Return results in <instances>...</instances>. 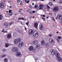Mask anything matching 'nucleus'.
<instances>
[{"label":"nucleus","mask_w":62,"mask_h":62,"mask_svg":"<svg viewBox=\"0 0 62 62\" xmlns=\"http://www.w3.org/2000/svg\"><path fill=\"white\" fill-rule=\"evenodd\" d=\"M12 50L13 52L17 53L16 54V55L17 56H21L22 55L21 53L18 52V48L17 47H13L12 49Z\"/></svg>","instance_id":"nucleus-1"},{"label":"nucleus","mask_w":62,"mask_h":62,"mask_svg":"<svg viewBox=\"0 0 62 62\" xmlns=\"http://www.w3.org/2000/svg\"><path fill=\"white\" fill-rule=\"evenodd\" d=\"M60 54L59 53H57L56 57H57V60L59 62H62V58L60 57Z\"/></svg>","instance_id":"nucleus-2"},{"label":"nucleus","mask_w":62,"mask_h":62,"mask_svg":"<svg viewBox=\"0 0 62 62\" xmlns=\"http://www.w3.org/2000/svg\"><path fill=\"white\" fill-rule=\"evenodd\" d=\"M22 41V39L21 38H19L18 39H15L14 40V43L16 45H17L18 43H20Z\"/></svg>","instance_id":"nucleus-3"},{"label":"nucleus","mask_w":62,"mask_h":62,"mask_svg":"<svg viewBox=\"0 0 62 62\" xmlns=\"http://www.w3.org/2000/svg\"><path fill=\"white\" fill-rule=\"evenodd\" d=\"M32 36L33 37H34V38H37L39 36V33L38 32H37V31H35L33 32Z\"/></svg>","instance_id":"nucleus-4"},{"label":"nucleus","mask_w":62,"mask_h":62,"mask_svg":"<svg viewBox=\"0 0 62 62\" xmlns=\"http://www.w3.org/2000/svg\"><path fill=\"white\" fill-rule=\"evenodd\" d=\"M50 51L51 52V54L52 55H54V54H55L56 56V54H57V53H59L58 52H56V51H55L53 49H51Z\"/></svg>","instance_id":"nucleus-5"},{"label":"nucleus","mask_w":62,"mask_h":62,"mask_svg":"<svg viewBox=\"0 0 62 62\" xmlns=\"http://www.w3.org/2000/svg\"><path fill=\"white\" fill-rule=\"evenodd\" d=\"M59 10L58 7L57 6L54 7L53 9V10L54 12H57Z\"/></svg>","instance_id":"nucleus-6"},{"label":"nucleus","mask_w":62,"mask_h":62,"mask_svg":"<svg viewBox=\"0 0 62 62\" xmlns=\"http://www.w3.org/2000/svg\"><path fill=\"white\" fill-rule=\"evenodd\" d=\"M23 45H24V43L23 42H22L21 43H20L18 44V46L19 48H21Z\"/></svg>","instance_id":"nucleus-7"},{"label":"nucleus","mask_w":62,"mask_h":62,"mask_svg":"<svg viewBox=\"0 0 62 62\" xmlns=\"http://www.w3.org/2000/svg\"><path fill=\"white\" fill-rule=\"evenodd\" d=\"M49 42L50 43L52 44H54V41L52 39H50L49 40Z\"/></svg>","instance_id":"nucleus-8"},{"label":"nucleus","mask_w":62,"mask_h":62,"mask_svg":"<svg viewBox=\"0 0 62 62\" xmlns=\"http://www.w3.org/2000/svg\"><path fill=\"white\" fill-rule=\"evenodd\" d=\"M39 43V41L37 40L33 41L32 42V44L34 45H36Z\"/></svg>","instance_id":"nucleus-9"},{"label":"nucleus","mask_w":62,"mask_h":62,"mask_svg":"<svg viewBox=\"0 0 62 62\" xmlns=\"http://www.w3.org/2000/svg\"><path fill=\"white\" fill-rule=\"evenodd\" d=\"M58 18L59 19L61 20L62 19V15L61 14H58L57 16Z\"/></svg>","instance_id":"nucleus-10"},{"label":"nucleus","mask_w":62,"mask_h":62,"mask_svg":"<svg viewBox=\"0 0 62 62\" xmlns=\"http://www.w3.org/2000/svg\"><path fill=\"white\" fill-rule=\"evenodd\" d=\"M4 26L6 28H8V24L7 23H4Z\"/></svg>","instance_id":"nucleus-11"},{"label":"nucleus","mask_w":62,"mask_h":62,"mask_svg":"<svg viewBox=\"0 0 62 62\" xmlns=\"http://www.w3.org/2000/svg\"><path fill=\"white\" fill-rule=\"evenodd\" d=\"M33 32V30H29V35H31L32 34Z\"/></svg>","instance_id":"nucleus-12"},{"label":"nucleus","mask_w":62,"mask_h":62,"mask_svg":"<svg viewBox=\"0 0 62 62\" xmlns=\"http://www.w3.org/2000/svg\"><path fill=\"white\" fill-rule=\"evenodd\" d=\"M39 28L40 30H43L44 28L43 26V25H42L41 24L39 25Z\"/></svg>","instance_id":"nucleus-13"},{"label":"nucleus","mask_w":62,"mask_h":62,"mask_svg":"<svg viewBox=\"0 0 62 62\" xmlns=\"http://www.w3.org/2000/svg\"><path fill=\"white\" fill-rule=\"evenodd\" d=\"M7 37L8 39H10L11 38V35L10 34H8L7 36Z\"/></svg>","instance_id":"nucleus-14"},{"label":"nucleus","mask_w":62,"mask_h":62,"mask_svg":"<svg viewBox=\"0 0 62 62\" xmlns=\"http://www.w3.org/2000/svg\"><path fill=\"white\" fill-rule=\"evenodd\" d=\"M4 3L3 2H2L1 3L0 7V8H3L4 7Z\"/></svg>","instance_id":"nucleus-15"},{"label":"nucleus","mask_w":62,"mask_h":62,"mask_svg":"<svg viewBox=\"0 0 62 62\" xmlns=\"http://www.w3.org/2000/svg\"><path fill=\"white\" fill-rule=\"evenodd\" d=\"M45 41L44 40H42L41 41V44L42 46H43L45 45Z\"/></svg>","instance_id":"nucleus-16"},{"label":"nucleus","mask_w":62,"mask_h":62,"mask_svg":"<svg viewBox=\"0 0 62 62\" xmlns=\"http://www.w3.org/2000/svg\"><path fill=\"white\" fill-rule=\"evenodd\" d=\"M38 23H35L34 24V27L36 28H38Z\"/></svg>","instance_id":"nucleus-17"},{"label":"nucleus","mask_w":62,"mask_h":62,"mask_svg":"<svg viewBox=\"0 0 62 62\" xmlns=\"http://www.w3.org/2000/svg\"><path fill=\"white\" fill-rule=\"evenodd\" d=\"M33 48L32 46H31L29 47V50L30 51H32Z\"/></svg>","instance_id":"nucleus-18"},{"label":"nucleus","mask_w":62,"mask_h":62,"mask_svg":"<svg viewBox=\"0 0 62 62\" xmlns=\"http://www.w3.org/2000/svg\"><path fill=\"white\" fill-rule=\"evenodd\" d=\"M36 48L37 49H39L40 48V45L39 44H38L36 45Z\"/></svg>","instance_id":"nucleus-19"},{"label":"nucleus","mask_w":62,"mask_h":62,"mask_svg":"<svg viewBox=\"0 0 62 62\" xmlns=\"http://www.w3.org/2000/svg\"><path fill=\"white\" fill-rule=\"evenodd\" d=\"M32 50L33 52L35 53V52L37 51V49H36V48H34Z\"/></svg>","instance_id":"nucleus-20"},{"label":"nucleus","mask_w":62,"mask_h":62,"mask_svg":"<svg viewBox=\"0 0 62 62\" xmlns=\"http://www.w3.org/2000/svg\"><path fill=\"white\" fill-rule=\"evenodd\" d=\"M4 61L5 62H8V59L7 58H5L4 59Z\"/></svg>","instance_id":"nucleus-21"},{"label":"nucleus","mask_w":62,"mask_h":62,"mask_svg":"<svg viewBox=\"0 0 62 62\" xmlns=\"http://www.w3.org/2000/svg\"><path fill=\"white\" fill-rule=\"evenodd\" d=\"M9 46V44H6L5 46V47H8Z\"/></svg>","instance_id":"nucleus-22"},{"label":"nucleus","mask_w":62,"mask_h":62,"mask_svg":"<svg viewBox=\"0 0 62 62\" xmlns=\"http://www.w3.org/2000/svg\"><path fill=\"white\" fill-rule=\"evenodd\" d=\"M49 44L48 43H46L45 45V46L46 47H49Z\"/></svg>","instance_id":"nucleus-23"},{"label":"nucleus","mask_w":62,"mask_h":62,"mask_svg":"<svg viewBox=\"0 0 62 62\" xmlns=\"http://www.w3.org/2000/svg\"><path fill=\"white\" fill-rule=\"evenodd\" d=\"M49 5L50 6H53V4L52 2H50L49 3Z\"/></svg>","instance_id":"nucleus-24"},{"label":"nucleus","mask_w":62,"mask_h":62,"mask_svg":"<svg viewBox=\"0 0 62 62\" xmlns=\"http://www.w3.org/2000/svg\"><path fill=\"white\" fill-rule=\"evenodd\" d=\"M18 33H20L21 35H23V33L22 31H18Z\"/></svg>","instance_id":"nucleus-25"},{"label":"nucleus","mask_w":62,"mask_h":62,"mask_svg":"<svg viewBox=\"0 0 62 62\" xmlns=\"http://www.w3.org/2000/svg\"><path fill=\"white\" fill-rule=\"evenodd\" d=\"M14 23V22H11L10 23H9L10 25H11V24H13Z\"/></svg>","instance_id":"nucleus-26"},{"label":"nucleus","mask_w":62,"mask_h":62,"mask_svg":"<svg viewBox=\"0 0 62 62\" xmlns=\"http://www.w3.org/2000/svg\"><path fill=\"white\" fill-rule=\"evenodd\" d=\"M3 18V16L1 15H0V20H2Z\"/></svg>","instance_id":"nucleus-27"},{"label":"nucleus","mask_w":62,"mask_h":62,"mask_svg":"<svg viewBox=\"0 0 62 62\" xmlns=\"http://www.w3.org/2000/svg\"><path fill=\"white\" fill-rule=\"evenodd\" d=\"M12 11V10H10L9 11V13H10L12 14V12H11Z\"/></svg>","instance_id":"nucleus-28"},{"label":"nucleus","mask_w":62,"mask_h":62,"mask_svg":"<svg viewBox=\"0 0 62 62\" xmlns=\"http://www.w3.org/2000/svg\"><path fill=\"white\" fill-rule=\"evenodd\" d=\"M25 1L26 2V3H29V1H27V0H25Z\"/></svg>","instance_id":"nucleus-29"},{"label":"nucleus","mask_w":62,"mask_h":62,"mask_svg":"<svg viewBox=\"0 0 62 62\" xmlns=\"http://www.w3.org/2000/svg\"><path fill=\"white\" fill-rule=\"evenodd\" d=\"M35 8H38V6L37 4H36L35 5Z\"/></svg>","instance_id":"nucleus-30"},{"label":"nucleus","mask_w":62,"mask_h":62,"mask_svg":"<svg viewBox=\"0 0 62 62\" xmlns=\"http://www.w3.org/2000/svg\"><path fill=\"white\" fill-rule=\"evenodd\" d=\"M20 19L22 20H24V21L26 20L25 19H24V18H20Z\"/></svg>","instance_id":"nucleus-31"},{"label":"nucleus","mask_w":62,"mask_h":62,"mask_svg":"<svg viewBox=\"0 0 62 62\" xmlns=\"http://www.w3.org/2000/svg\"><path fill=\"white\" fill-rule=\"evenodd\" d=\"M39 6L40 7H43V5L41 4H40L39 5Z\"/></svg>","instance_id":"nucleus-32"},{"label":"nucleus","mask_w":62,"mask_h":62,"mask_svg":"<svg viewBox=\"0 0 62 62\" xmlns=\"http://www.w3.org/2000/svg\"><path fill=\"white\" fill-rule=\"evenodd\" d=\"M3 52H6V51H7V50H6V49H3Z\"/></svg>","instance_id":"nucleus-33"},{"label":"nucleus","mask_w":62,"mask_h":62,"mask_svg":"<svg viewBox=\"0 0 62 62\" xmlns=\"http://www.w3.org/2000/svg\"><path fill=\"white\" fill-rule=\"evenodd\" d=\"M29 21L27 23H26V24L28 26V24H29Z\"/></svg>","instance_id":"nucleus-34"},{"label":"nucleus","mask_w":62,"mask_h":62,"mask_svg":"<svg viewBox=\"0 0 62 62\" xmlns=\"http://www.w3.org/2000/svg\"><path fill=\"white\" fill-rule=\"evenodd\" d=\"M27 12H29L30 11V9H28L27 10Z\"/></svg>","instance_id":"nucleus-35"},{"label":"nucleus","mask_w":62,"mask_h":62,"mask_svg":"<svg viewBox=\"0 0 62 62\" xmlns=\"http://www.w3.org/2000/svg\"><path fill=\"white\" fill-rule=\"evenodd\" d=\"M10 14V13L9 12H8L7 13V15H9Z\"/></svg>","instance_id":"nucleus-36"},{"label":"nucleus","mask_w":62,"mask_h":62,"mask_svg":"<svg viewBox=\"0 0 62 62\" xmlns=\"http://www.w3.org/2000/svg\"><path fill=\"white\" fill-rule=\"evenodd\" d=\"M5 56H6V55H3L1 57L2 58H3V57H5Z\"/></svg>","instance_id":"nucleus-37"},{"label":"nucleus","mask_w":62,"mask_h":62,"mask_svg":"<svg viewBox=\"0 0 62 62\" xmlns=\"http://www.w3.org/2000/svg\"><path fill=\"white\" fill-rule=\"evenodd\" d=\"M35 61H37V60H38V59L37 58H35Z\"/></svg>","instance_id":"nucleus-38"},{"label":"nucleus","mask_w":62,"mask_h":62,"mask_svg":"<svg viewBox=\"0 0 62 62\" xmlns=\"http://www.w3.org/2000/svg\"><path fill=\"white\" fill-rule=\"evenodd\" d=\"M20 1V0H17V2L18 3H19Z\"/></svg>","instance_id":"nucleus-39"},{"label":"nucleus","mask_w":62,"mask_h":62,"mask_svg":"<svg viewBox=\"0 0 62 62\" xmlns=\"http://www.w3.org/2000/svg\"><path fill=\"white\" fill-rule=\"evenodd\" d=\"M30 13L31 14H33V11H31V12H30Z\"/></svg>","instance_id":"nucleus-40"},{"label":"nucleus","mask_w":62,"mask_h":62,"mask_svg":"<svg viewBox=\"0 0 62 62\" xmlns=\"http://www.w3.org/2000/svg\"><path fill=\"white\" fill-rule=\"evenodd\" d=\"M42 19H43V20H44V21H45V19L44 18L42 17Z\"/></svg>","instance_id":"nucleus-41"},{"label":"nucleus","mask_w":62,"mask_h":62,"mask_svg":"<svg viewBox=\"0 0 62 62\" xmlns=\"http://www.w3.org/2000/svg\"><path fill=\"white\" fill-rule=\"evenodd\" d=\"M61 38V36H59L58 37V39H60Z\"/></svg>","instance_id":"nucleus-42"},{"label":"nucleus","mask_w":62,"mask_h":62,"mask_svg":"<svg viewBox=\"0 0 62 62\" xmlns=\"http://www.w3.org/2000/svg\"><path fill=\"white\" fill-rule=\"evenodd\" d=\"M48 36H49V37H51V36H52V35L51 34H49L48 35Z\"/></svg>","instance_id":"nucleus-43"},{"label":"nucleus","mask_w":62,"mask_h":62,"mask_svg":"<svg viewBox=\"0 0 62 62\" xmlns=\"http://www.w3.org/2000/svg\"><path fill=\"white\" fill-rule=\"evenodd\" d=\"M59 2L60 3H62V1L60 0L59 1Z\"/></svg>","instance_id":"nucleus-44"},{"label":"nucleus","mask_w":62,"mask_h":62,"mask_svg":"<svg viewBox=\"0 0 62 62\" xmlns=\"http://www.w3.org/2000/svg\"><path fill=\"white\" fill-rule=\"evenodd\" d=\"M32 13H36V11H32Z\"/></svg>","instance_id":"nucleus-45"},{"label":"nucleus","mask_w":62,"mask_h":62,"mask_svg":"<svg viewBox=\"0 0 62 62\" xmlns=\"http://www.w3.org/2000/svg\"><path fill=\"white\" fill-rule=\"evenodd\" d=\"M47 8H50V7H49V6H47Z\"/></svg>","instance_id":"nucleus-46"},{"label":"nucleus","mask_w":62,"mask_h":62,"mask_svg":"<svg viewBox=\"0 0 62 62\" xmlns=\"http://www.w3.org/2000/svg\"><path fill=\"white\" fill-rule=\"evenodd\" d=\"M4 29H3V30L2 31H1L2 32H4Z\"/></svg>","instance_id":"nucleus-47"},{"label":"nucleus","mask_w":62,"mask_h":62,"mask_svg":"<svg viewBox=\"0 0 62 62\" xmlns=\"http://www.w3.org/2000/svg\"><path fill=\"white\" fill-rule=\"evenodd\" d=\"M29 7H30V8H32V6H31V5H30L29 6Z\"/></svg>","instance_id":"nucleus-48"},{"label":"nucleus","mask_w":62,"mask_h":62,"mask_svg":"<svg viewBox=\"0 0 62 62\" xmlns=\"http://www.w3.org/2000/svg\"><path fill=\"white\" fill-rule=\"evenodd\" d=\"M32 18V16H30V18Z\"/></svg>","instance_id":"nucleus-49"},{"label":"nucleus","mask_w":62,"mask_h":62,"mask_svg":"<svg viewBox=\"0 0 62 62\" xmlns=\"http://www.w3.org/2000/svg\"><path fill=\"white\" fill-rule=\"evenodd\" d=\"M19 10H20V11H21V10H23L22 9H19Z\"/></svg>","instance_id":"nucleus-50"},{"label":"nucleus","mask_w":62,"mask_h":62,"mask_svg":"<svg viewBox=\"0 0 62 62\" xmlns=\"http://www.w3.org/2000/svg\"><path fill=\"white\" fill-rule=\"evenodd\" d=\"M43 17H45V15H43Z\"/></svg>","instance_id":"nucleus-51"},{"label":"nucleus","mask_w":62,"mask_h":62,"mask_svg":"<svg viewBox=\"0 0 62 62\" xmlns=\"http://www.w3.org/2000/svg\"><path fill=\"white\" fill-rule=\"evenodd\" d=\"M18 11L19 12H22V11H21L20 10H19Z\"/></svg>","instance_id":"nucleus-52"},{"label":"nucleus","mask_w":62,"mask_h":62,"mask_svg":"<svg viewBox=\"0 0 62 62\" xmlns=\"http://www.w3.org/2000/svg\"><path fill=\"white\" fill-rule=\"evenodd\" d=\"M4 33H8V31H4Z\"/></svg>","instance_id":"nucleus-53"},{"label":"nucleus","mask_w":62,"mask_h":62,"mask_svg":"<svg viewBox=\"0 0 62 62\" xmlns=\"http://www.w3.org/2000/svg\"><path fill=\"white\" fill-rule=\"evenodd\" d=\"M20 5H23V2H21L20 3Z\"/></svg>","instance_id":"nucleus-54"},{"label":"nucleus","mask_w":62,"mask_h":62,"mask_svg":"<svg viewBox=\"0 0 62 62\" xmlns=\"http://www.w3.org/2000/svg\"><path fill=\"white\" fill-rule=\"evenodd\" d=\"M57 41H58V42H59V40H58V39H57Z\"/></svg>","instance_id":"nucleus-55"},{"label":"nucleus","mask_w":62,"mask_h":62,"mask_svg":"<svg viewBox=\"0 0 62 62\" xmlns=\"http://www.w3.org/2000/svg\"><path fill=\"white\" fill-rule=\"evenodd\" d=\"M49 14L50 15H52V14L49 13Z\"/></svg>","instance_id":"nucleus-56"},{"label":"nucleus","mask_w":62,"mask_h":62,"mask_svg":"<svg viewBox=\"0 0 62 62\" xmlns=\"http://www.w3.org/2000/svg\"><path fill=\"white\" fill-rule=\"evenodd\" d=\"M39 9H42V7L39 8Z\"/></svg>","instance_id":"nucleus-57"},{"label":"nucleus","mask_w":62,"mask_h":62,"mask_svg":"<svg viewBox=\"0 0 62 62\" xmlns=\"http://www.w3.org/2000/svg\"><path fill=\"white\" fill-rule=\"evenodd\" d=\"M25 27V30H26L27 29H26V28L25 27Z\"/></svg>","instance_id":"nucleus-58"},{"label":"nucleus","mask_w":62,"mask_h":62,"mask_svg":"<svg viewBox=\"0 0 62 62\" xmlns=\"http://www.w3.org/2000/svg\"><path fill=\"white\" fill-rule=\"evenodd\" d=\"M19 19H21V18H18V20H19Z\"/></svg>","instance_id":"nucleus-59"},{"label":"nucleus","mask_w":62,"mask_h":62,"mask_svg":"<svg viewBox=\"0 0 62 62\" xmlns=\"http://www.w3.org/2000/svg\"><path fill=\"white\" fill-rule=\"evenodd\" d=\"M32 5H34V3H32Z\"/></svg>","instance_id":"nucleus-60"},{"label":"nucleus","mask_w":62,"mask_h":62,"mask_svg":"<svg viewBox=\"0 0 62 62\" xmlns=\"http://www.w3.org/2000/svg\"><path fill=\"white\" fill-rule=\"evenodd\" d=\"M52 18L53 20V19H54V17H52Z\"/></svg>","instance_id":"nucleus-61"},{"label":"nucleus","mask_w":62,"mask_h":62,"mask_svg":"<svg viewBox=\"0 0 62 62\" xmlns=\"http://www.w3.org/2000/svg\"><path fill=\"white\" fill-rule=\"evenodd\" d=\"M16 13H15L14 14V15H16Z\"/></svg>","instance_id":"nucleus-62"},{"label":"nucleus","mask_w":62,"mask_h":62,"mask_svg":"<svg viewBox=\"0 0 62 62\" xmlns=\"http://www.w3.org/2000/svg\"><path fill=\"white\" fill-rule=\"evenodd\" d=\"M53 20L54 21H55V19H53Z\"/></svg>","instance_id":"nucleus-63"},{"label":"nucleus","mask_w":62,"mask_h":62,"mask_svg":"<svg viewBox=\"0 0 62 62\" xmlns=\"http://www.w3.org/2000/svg\"><path fill=\"white\" fill-rule=\"evenodd\" d=\"M10 15V16H12V14H10V15Z\"/></svg>","instance_id":"nucleus-64"}]
</instances>
